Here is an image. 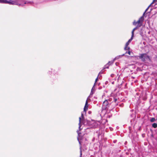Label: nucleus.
Here are the masks:
<instances>
[{
    "label": "nucleus",
    "instance_id": "obj_1",
    "mask_svg": "<svg viewBox=\"0 0 157 157\" xmlns=\"http://www.w3.org/2000/svg\"><path fill=\"white\" fill-rule=\"evenodd\" d=\"M0 3L8 4L10 5H17L18 6H23L26 4H32L31 2L25 1L24 0H10L8 1L7 0H0Z\"/></svg>",
    "mask_w": 157,
    "mask_h": 157
},
{
    "label": "nucleus",
    "instance_id": "obj_2",
    "mask_svg": "<svg viewBox=\"0 0 157 157\" xmlns=\"http://www.w3.org/2000/svg\"><path fill=\"white\" fill-rule=\"evenodd\" d=\"M144 16H141L139 19V20L136 22L134 21L133 22V24L134 25H136L137 24H138L137 26L139 27H140L141 26L142 22H143L144 20Z\"/></svg>",
    "mask_w": 157,
    "mask_h": 157
},
{
    "label": "nucleus",
    "instance_id": "obj_3",
    "mask_svg": "<svg viewBox=\"0 0 157 157\" xmlns=\"http://www.w3.org/2000/svg\"><path fill=\"white\" fill-rule=\"evenodd\" d=\"M139 58L142 61L144 62L150 59L149 56L146 53L141 54L139 56Z\"/></svg>",
    "mask_w": 157,
    "mask_h": 157
},
{
    "label": "nucleus",
    "instance_id": "obj_4",
    "mask_svg": "<svg viewBox=\"0 0 157 157\" xmlns=\"http://www.w3.org/2000/svg\"><path fill=\"white\" fill-rule=\"evenodd\" d=\"M93 94H94V93L93 92H92V91H91L90 95L88 97V98L86 101L85 105L84 106V112L85 113H86V112L88 108V100L89 99V98H90L91 97V96Z\"/></svg>",
    "mask_w": 157,
    "mask_h": 157
},
{
    "label": "nucleus",
    "instance_id": "obj_5",
    "mask_svg": "<svg viewBox=\"0 0 157 157\" xmlns=\"http://www.w3.org/2000/svg\"><path fill=\"white\" fill-rule=\"evenodd\" d=\"M79 123L78 124H79V130L80 131L82 129L81 128V123H83V121L84 119V117L83 115V114L82 113H81V117H79Z\"/></svg>",
    "mask_w": 157,
    "mask_h": 157
},
{
    "label": "nucleus",
    "instance_id": "obj_6",
    "mask_svg": "<svg viewBox=\"0 0 157 157\" xmlns=\"http://www.w3.org/2000/svg\"><path fill=\"white\" fill-rule=\"evenodd\" d=\"M110 104L107 100H105L102 103V108L104 109H106L109 107Z\"/></svg>",
    "mask_w": 157,
    "mask_h": 157
},
{
    "label": "nucleus",
    "instance_id": "obj_7",
    "mask_svg": "<svg viewBox=\"0 0 157 157\" xmlns=\"http://www.w3.org/2000/svg\"><path fill=\"white\" fill-rule=\"evenodd\" d=\"M78 133V137L77 138L79 142V143L80 144H81V143L83 140V136H81V133L79 132L78 131H77Z\"/></svg>",
    "mask_w": 157,
    "mask_h": 157
},
{
    "label": "nucleus",
    "instance_id": "obj_8",
    "mask_svg": "<svg viewBox=\"0 0 157 157\" xmlns=\"http://www.w3.org/2000/svg\"><path fill=\"white\" fill-rule=\"evenodd\" d=\"M133 36H131V37L130 39H129L128 41L126 43V46H128L129 44V43L131 42V41L133 39Z\"/></svg>",
    "mask_w": 157,
    "mask_h": 157
},
{
    "label": "nucleus",
    "instance_id": "obj_9",
    "mask_svg": "<svg viewBox=\"0 0 157 157\" xmlns=\"http://www.w3.org/2000/svg\"><path fill=\"white\" fill-rule=\"evenodd\" d=\"M125 54H123L122 55H119L116 56L113 59V61L115 60L116 59H118L121 58L122 56H124Z\"/></svg>",
    "mask_w": 157,
    "mask_h": 157
},
{
    "label": "nucleus",
    "instance_id": "obj_10",
    "mask_svg": "<svg viewBox=\"0 0 157 157\" xmlns=\"http://www.w3.org/2000/svg\"><path fill=\"white\" fill-rule=\"evenodd\" d=\"M139 27L138 26H137L135 28L132 30V36H134V31L136 30Z\"/></svg>",
    "mask_w": 157,
    "mask_h": 157
},
{
    "label": "nucleus",
    "instance_id": "obj_11",
    "mask_svg": "<svg viewBox=\"0 0 157 157\" xmlns=\"http://www.w3.org/2000/svg\"><path fill=\"white\" fill-rule=\"evenodd\" d=\"M153 3H152V2L151 3V4L148 6V7L145 10V12L144 13L143 16H144L145 13L146 12L147 10L149 7L151 6L152 4Z\"/></svg>",
    "mask_w": 157,
    "mask_h": 157
},
{
    "label": "nucleus",
    "instance_id": "obj_12",
    "mask_svg": "<svg viewBox=\"0 0 157 157\" xmlns=\"http://www.w3.org/2000/svg\"><path fill=\"white\" fill-rule=\"evenodd\" d=\"M152 126L154 128H155L157 127V124L156 123H154L152 124Z\"/></svg>",
    "mask_w": 157,
    "mask_h": 157
},
{
    "label": "nucleus",
    "instance_id": "obj_13",
    "mask_svg": "<svg viewBox=\"0 0 157 157\" xmlns=\"http://www.w3.org/2000/svg\"><path fill=\"white\" fill-rule=\"evenodd\" d=\"M156 120L155 119V118L152 117V118H151V119L150 120V121L151 122H153L155 121H156Z\"/></svg>",
    "mask_w": 157,
    "mask_h": 157
},
{
    "label": "nucleus",
    "instance_id": "obj_14",
    "mask_svg": "<svg viewBox=\"0 0 157 157\" xmlns=\"http://www.w3.org/2000/svg\"><path fill=\"white\" fill-rule=\"evenodd\" d=\"M124 49L125 50H129L130 49V48L129 47H128V46H126V45H125V46Z\"/></svg>",
    "mask_w": 157,
    "mask_h": 157
},
{
    "label": "nucleus",
    "instance_id": "obj_15",
    "mask_svg": "<svg viewBox=\"0 0 157 157\" xmlns=\"http://www.w3.org/2000/svg\"><path fill=\"white\" fill-rule=\"evenodd\" d=\"M131 52L130 51H128V52H126L124 54H127V53H128V54L129 55H131Z\"/></svg>",
    "mask_w": 157,
    "mask_h": 157
},
{
    "label": "nucleus",
    "instance_id": "obj_16",
    "mask_svg": "<svg viewBox=\"0 0 157 157\" xmlns=\"http://www.w3.org/2000/svg\"><path fill=\"white\" fill-rule=\"evenodd\" d=\"M98 76L97 77V78L95 79V83L94 84V85H95V84H96V83L97 81L98 80Z\"/></svg>",
    "mask_w": 157,
    "mask_h": 157
},
{
    "label": "nucleus",
    "instance_id": "obj_17",
    "mask_svg": "<svg viewBox=\"0 0 157 157\" xmlns=\"http://www.w3.org/2000/svg\"><path fill=\"white\" fill-rule=\"evenodd\" d=\"M114 100L115 102H116L117 101V98H114Z\"/></svg>",
    "mask_w": 157,
    "mask_h": 157
},
{
    "label": "nucleus",
    "instance_id": "obj_18",
    "mask_svg": "<svg viewBox=\"0 0 157 157\" xmlns=\"http://www.w3.org/2000/svg\"><path fill=\"white\" fill-rule=\"evenodd\" d=\"M107 66V65H106L105 66V67H104V69H105V68H108V67Z\"/></svg>",
    "mask_w": 157,
    "mask_h": 157
},
{
    "label": "nucleus",
    "instance_id": "obj_19",
    "mask_svg": "<svg viewBox=\"0 0 157 157\" xmlns=\"http://www.w3.org/2000/svg\"><path fill=\"white\" fill-rule=\"evenodd\" d=\"M157 2V0H154L152 2V3H154Z\"/></svg>",
    "mask_w": 157,
    "mask_h": 157
},
{
    "label": "nucleus",
    "instance_id": "obj_20",
    "mask_svg": "<svg viewBox=\"0 0 157 157\" xmlns=\"http://www.w3.org/2000/svg\"><path fill=\"white\" fill-rule=\"evenodd\" d=\"M94 86L95 85H94L93 87H92V89H91V91H92V92H93V88H94Z\"/></svg>",
    "mask_w": 157,
    "mask_h": 157
},
{
    "label": "nucleus",
    "instance_id": "obj_21",
    "mask_svg": "<svg viewBox=\"0 0 157 157\" xmlns=\"http://www.w3.org/2000/svg\"><path fill=\"white\" fill-rule=\"evenodd\" d=\"M113 63V62H109V63H108L109 64L110 63V64H111V63Z\"/></svg>",
    "mask_w": 157,
    "mask_h": 157
},
{
    "label": "nucleus",
    "instance_id": "obj_22",
    "mask_svg": "<svg viewBox=\"0 0 157 157\" xmlns=\"http://www.w3.org/2000/svg\"><path fill=\"white\" fill-rule=\"evenodd\" d=\"M82 155L81 150L80 151V155Z\"/></svg>",
    "mask_w": 157,
    "mask_h": 157
},
{
    "label": "nucleus",
    "instance_id": "obj_23",
    "mask_svg": "<svg viewBox=\"0 0 157 157\" xmlns=\"http://www.w3.org/2000/svg\"><path fill=\"white\" fill-rule=\"evenodd\" d=\"M116 142V140H114L113 141V142L114 143H115Z\"/></svg>",
    "mask_w": 157,
    "mask_h": 157
},
{
    "label": "nucleus",
    "instance_id": "obj_24",
    "mask_svg": "<svg viewBox=\"0 0 157 157\" xmlns=\"http://www.w3.org/2000/svg\"><path fill=\"white\" fill-rule=\"evenodd\" d=\"M113 74L111 75V76L112 77V76H113Z\"/></svg>",
    "mask_w": 157,
    "mask_h": 157
},
{
    "label": "nucleus",
    "instance_id": "obj_25",
    "mask_svg": "<svg viewBox=\"0 0 157 157\" xmlns=\"http://www.w3.org/2000/svg\"><path fill=\"white\" fill-rule=\"evenodd\" d=\"M113 74L111 75V76L112 77V76H113Z\"/></svg>",
    "mask_w": 157,
    "mask_h": 157
},
{
    "label": "nucleus",
    "instance_id": "obj_26",
    "mask_svg": "<svg viewBox=\"0 0 157 157\" xmlns=\"http://www.w3.org/2000/svg\"><path fill=\"white\" fill-rule=\"evenodd\" d=\"M156 120H157V118H156Z\"/></svg>",
    "mask_w": 157,
    "mask_h": 157
}]
</instances>
